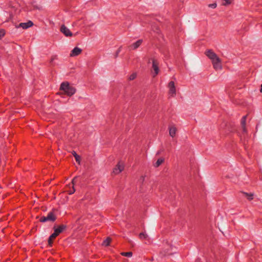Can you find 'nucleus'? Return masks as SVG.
<instances>
[{"mask_svg": "<svg viewBox=\"0 0 262 262\" xmlns=\"http://www.w3.org/2000/svg\"><path fill=\"white\" fill-rule=\"evenodd\" d=\"M59 89L63 91L64 94L68 96H72L76 92L75 88L70 85L69 82L67 81L61 83Z\"/></svg>", "mask_w": 262, "mask_h": 262, "instance_id": "nucleus-1", "label": "nucleus"}, {"mask_svg": "<svg viewBox=\"0 0 262 262\" xmlns=\"http://www.w3.org/2000/svg\"><path fill=\"white\" fill-rule=\"evenodd\" d=\"M54 210L50 212L47 216H42L40 219V222H45L46 221L54 222L56 220V215L54 213Z\"/></svg>", "mask_w": 262, "mask_h": 262, "instance_id": "nucleus-2", "label": "nucleus"}, {"mask_svg": "<svg viewBox=\"0 0 262 262\" xmlns=\"http://www.w3.org/2000/svg\"><path fill=\"white\" fill-rule=\"evenodd\" d=\"M124 168V165L123 162H119L115 167L113 169V173L115 175L119 174Z\"/></svg>", "mask_w": 262, "mask_h": 262, "instance_id": "nucleus-3", "label": "nucleus"}, {"mask_svg": "<svg viewBox=\"0 0 262 262\" xmlns=\"http://www.w3.org/2000/svg\"><path fill=\"white\" fill-rule=\"evenodd\" d=\"M168 88L169 89V94L171 97H174L176 95V89L174 84V82L171 81L168 84Z\"/></svg>", "mask_w": 262, "mask_h": 262, "instance_id": "nucleus-4", "label": "nucleus"}, {"mask_svg": "<svg viewBox=\"0 0 262 262\" xmlns=\"http://www.w3.org/2000/svg\"><path fill=\"white\" fill-rule=\"evenodd\" d=\"M213 68L216 70H221L222 69L221 59L217 57L216 59L211 61Z\"/></svg>", "mask_w": 262, "mask_h": 262, "instance_id": "nucleus-5", "label": "nucleus"}, {"mask_svg": "<svg viewBox=\"0 0 262 262\" xmlns=\"http://www.w3.org/2000/svg\"><path fill=\"white\" fill-rule=\"evenodd\" d=\"M152 68L155 72L153 76L155 77L159 74V63L156 59H152Z\"/></svg>", "mask_w": 262, "mask_h": 262, "instance_id": "nucleus-6", "label": "nucleus"}, {"mask_svg": "<svg viewBox=\"0 0 262 262\" xmlns=\"http://www.w3.org/2000/svg\"><path fill=\"white\" fill-rule=\"evenodd\" d=\"M205 54L212 61L216 59L217 57V55L212 50H207L205 52Z\"/></svg>", "mask_w": 262, "mask_h": 262, "instance_id": "nucleus-7", "label": "nucleus"}, {"mask_svg": "<svg viewBox=\"0 0 262 262\" xmlns=\"http://www.w3.org/2000/svg\"><path fill=\"white\" fill-rule=\"evenodd\" d=\"M33 26V22L31 20H29L27 23H20L18 25L16 26V28H18L19 27H21L23 29H27L30 27H31Z\"/></svg>", "mask_w": 262, "mask_h": 262, "instance_id": "nucleus-8", "label": "nucleus"}, {"mask_svg": "<svg viewBox=\"0 0 262 262\" xmlns=\"http://www.w3.org/2000/svg\"><path fill=\"white\" fill-rule=\"evenodd\" d=\"M66 228V226L63 225L59 226L58 228H55L54 227V232L52 234V236H55L57 237L60 233H61Z\"/></svg>", "mask_w": 262, "mask_h": 262, "instance_id": "nucleus-9", "label": "nucleus"}, {"mask_svg": "<svg viewBox=\"0 0 262 262\" xmlns=\"http://www.w3.org/2000/svg\"><path fill=\"white\" fill-rule=\"evenodd\" d=\"M60 31L67 37H71L73 36V34L69 29L64 25L61 26L60 28Z\"/></svg>", "mask_w": 262, "mask_h": 262, "instance_id": "nucleus-10", "label": "nucleus"}, {"mask_svg": "<svg viewBox=\"0 0 262 262\" xmlns=\"http://www.w3.org/2000/svg\"><path fill=\"white\" fill-rule=\"evenodd\" d=\"M246 118L247 116H244L243 117L241 120V127L242 128L243 133L244 134H247V130L246 128Z\"/></svg>", "mask_w": 262, "mask_h": 262, "instance_id": "nucleus-11", "label": "nucleus"}, {"mask_svg": "<svg viewBox=\"0 0 262 262\" xmlns=\"http://www.w3.org/2000/svg\"><path fill=\"white\" fill-rule=\"evenodd\" d=\"M82 50L78 47L74 48L70 53L71 57H74L81 54Z\"/></svg>", "mask_w": 262, "mask_h": 262, "instance_id": "nucleus-12", "label": "nucleus"}, {"mask_svg": "<svg viewBox=\"0 0 262 262\" xmlns=\"http://www.w3.org/2000/svg\"><path fill=\"white\" fill-rule=\"evenodd\" d=\"M142 41V39H139L129 46V48L130 50H136L141 45Z\"/></svg>", "mask_w": 262, "mask_h": 262, "instance_id": "nucleus-13", "label": "nucleus"}, {"mask_svg": "<svg viewBox=\"0 0 262 262\" xmlns=\"http://www.w3.org/2000/svg\"><path fill=\"white\" fill-rule=\"evenodd\" d=\"M168 129L170 136L173 138L176 136V132L177 131L176 127L173 125H171L169 126Z\"/></svg>", "mask_w": 262, "mask_h": 262, "instance_id": "nucleus-14", "label": "nucleus"}, {"mask_svg": "<svg viewBox=\"0 0 262 262\" xmlns=\"http://www.w3.org/2000/svg\"><path fill=\"white\" fill-rule=\"evenodd\" d=\"M164 161V159L163 158H160L158 159L157 162L154 164V166L156 167H158L160 165H161Z\"/></svg>", "mask_w": 262, "mask_h": 262, "instance_id": "nucleus-15", "label": "nucleus"}, {"mask_svg": "<svg viewBox=\"0 0 262 262\" xmlns=\"http://www.w3.org/2000/svg\"><path fill=\"white\" fill-rule=\"evenodd\" d=\"M244 195L247 198L249 201H251L253 199L254 194L253 193L243 192Z\"/></svg>", "mask_w": 262, "mask_h": 262, "instance_id": "nucleus-16", "label": "nucleus"}, {"mask_svg": "<svg viewBox=\"0 0 262 262\" xmlns=\"http://www.w3.org/2000/svg\"><path fill=\"white\" fill-rule=\"evenodd\" d=\"M233 0H221V5L223 6H227L230 5Z\"/></svg>", "mask_w": 262, "mask_h": 262, "instance_id": "nucleus-17", "label": "nucleus"}, {"mask_svg": "<svg viewBox=\"0 0 262 262\" xmlns=\"http://www.w3.org/2000/svg\"><path fill=\"white\" fill-rule=\"evenodd\" d=\"M111 241V238L108 237L105 241H103L102 245L105 246H108L110 245Z\"/></svg>", "mask_w": 262, "mask_h": 262, "instance_id": "nucleus-18", "label": "nucleus"}, {"mask_svg": "<svg viewBox=\"0 0 262 262\" xmlns=\"http://www.w3.org/2000/svg\"><path fill=\"white\" fill-rule=\"evenodd\" d=\"M56 237L55 236H52V234L50 235V236L49 238L48 239V244L49 245L51 246L52 245L53 241L54 238H55Z\"/></svg>", "mask_w": 262, "mask_h": 262, "instance_id": "nucleus-19", "label": "nucleus"}, {"mask_svg": "<svg viewBox=\"0 0 262 262\" xmlns=\"http://www.w3.org/2000/svg\"><path fill=\"white\" fill-rule=\"evenodd\" d=\"M139 237L141 239H147L148 238V235L145 233L142 232L139 234Z\"/></svg>", "mask_w": 262, "mask_h": 262, "instance_id": "nucleus-20", "label": "nucleus"}, {"mask_svg": "<svg viewBox=\"0 0 262 262\" xmlns=\"http://www.w3.org/2000/svg\"><path fill=\"white\" fill-rule=\"evenodd\" d=\"M121 254L124 256L132 257L133 255V253L132 252H122L121 253Z\"/></svg>", "mask_w": 262, "mask_h": 262, "instance_id": "nucleus-21", "label": "nucleus"}, {"mask_svg": "<svg viewBox=\"0 0 262 262\" xmlns=\"http://www.w3.org/2000/svg\"><path fill=\"white\" fill-rule=\"evenodd\" d=\"M137 77V74L136 73H133L132 74L128 77V79L129 80H133L134 79H135Z\"/></svg>", "mask_w": 262, "mask_h": 262, "instance_id": "nucleus-22", "label": "nucleus"}, {"mask_svg": "<svg viewBox=\"0 0 262 262\" xmlns=\"http://www.w3.org/2000/svg\"><path fill=\"white\" fill-rule=\"evenodd\" d=\"M75 160H76V162L79 164H80V161H81V157L79 155H77V156H76L75 157Z\"/></svg>", "mask_w": 262, "mask_h": 262, "instance_id": "nucleus-23", "label": "nucleus"}, {"mask_svg": "<svg viewBox=\"0 0 262 262\" xmlns=\"http://www.w3.org/2000/svg\"><path fill=\"white\" fill-rule=\"evenodd\" d=\"M145 178V176H141L139 178V181L141 183H143Z\"/></svg>", "mask_w": 262, "mask_h": 262, "instance_id": "nucleus-24", "label": "nucleus"}, {"mask_svg": "<svg viewBox=\"0 0 262 262\" xmlns=\"http://www.w3.org/2000/svg\"><path fill=\"white\" fill-rule=\"evenodd\" d=\"M5 34V31L4 30L1 29L0 30V38L3 37Z\"/></svg>", "mask_w": 262, "mask_h": 262, "instance_id": "nucleus-25", "label": "nucleus"}, {"mask_svg": "<svg viewBox=\"0 0 262 262\" xmlns=\"http://www.w3.org/2000/svg\"><path fill=\"white\" fill-rule=\"evenodd\" d=\"M208 7L214 9L217 7V4L215 3L211 4L208 5Z\"/></svg>", "mask_w": 262, "mask_h": 262, "instance_id": "nucleus-26", "label": "nucleus"}, {"mask_svg": "<svg viewBox=\"0 0 262 262\" xmlns=\"http://www.w3.org/2000/svg\"><path fill=\"white\" fill-rule=\"evenodd\" d=\"M121 47H120L117 50V51L115 53V58H117L120 53V52L121 51Z\"/></svg>", "mask_w": 262, "mask_h": 262, "instance_id": "nucleus-27", "label": "nucleus"}, {"mask_svg": "<svg viewBox=\"0 0 262 262\" xmlns=\"http://www.w3.org/2000/svg\"><path fill=\"white\" fill-rule=\"evenodd\" d=\"M33 8L35 9H37V10H39L41 9V7L38 6L37 5H33Z\"/></svg>", "mask_w": 262, "mask_h": 262, "instance_id": "nucleus-28", "label": "nucleus"}, {"mask_svg": "<svg viewBox=\"0 0 262 262\" xmlns=\"http://www.w3.org/2000/svg\"><path fill=\"white\" fill-rule=\"evenodd\" d=\"M165 253V255H171L172 254V253L169 252L168 249H166Z\"/></svg>", "mask_w": 262, "mask_h": 262, "instance_id": "nucleus-29", "label": "nucleus"}, {"mask_svg": "<svg viewBox=\"0 0 262 262\" xmlns=\"http://www.w3.org/2000/svg\"><path fill=\"white\" fill-rule=\"evenodd\" d=\"M57 58V56H53L51 58V60H50V62H52L54 61V60L56 59Z\"/></svg>", "mask_w": 262, "mask_h": 262, "instance_id": "nucleus-30", "label": "nucleus"}, {"mask_svg": "<svg viewBox=\"0 0 262 262\" xmlns=\"http://www.w3.org/2000/svg\"><path fill=\"white\" fill-rule=\"evenodd\" d=\"M75 188H74V186H73V190H71V191H70L69 192V194H72L74 193L75 192Z\"/></svg>", "mask_w": 262, "mask_h": 262, "instance_id": "nucleus-31", "label": "nucleus"}, {"mask_svg": "<svg viewBox=\"0 0 262 262\" xmlns=\"http://www.w3.org/2000/svg\"><path fill=\"white\" fill-rule=\"evenodd\" d=\"M77 177H75L73 180H72V183L73 184V186L75 185V180L77 179Z\"/></svg>", "mask_w": 262, "mask_h": 262, "instance_id": "nucleus-32", "label": "nucleus"}, {"mask_svg": "<svg viewBox=\"0 0 262 262\" xmlns=\"http://www.w3.org/2000/svg\"><path fill=\"white\" fill-rule=\"evenodd\" d=\"M72 154L74 157L78 155L75 151H72Z\"/></svg>", "mask_w": 262, "mask_h": 262, "instance_id": "nucleus-33", "label": "nucleus"}, {"mask_svg": "<svg viewBox=\"0 0 262 262\" xmlns=\"http://www.w3.org/2000/svg\"><path fill=\"white\" fill-rule=\"evenodd\" d=\"M260 92L261 93H262V84H261V86H260Z\"/></svg>", "mask_w": 262, "mask_h": 262, "instance_id": "nucleus-34", "label": "nucleus"}, {"mask_svg": "<svg viewBox=\"0 0 262 262\" xmlns=\"http://www.w3.org/2000/svg\"><path fill=\"white\" fill-rule=\"evenodd\" d=\"M169 248H170L171 249H172L173 247H172V246L170 245Z\"/></svg>", "mask_w": 262, "mask_h": 262, "instance_id": "nucleus-35", "label": "nucleus"}]
</instances>
